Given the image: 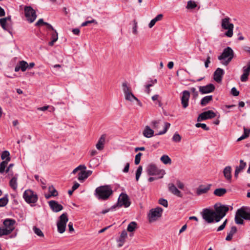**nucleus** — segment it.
Listing matches in <instances>:
<instances>
[{
    "label": "nucleus",
    "instance_id": "nucleus-1",
    "mask_svg": "<svg viewBox=\"0 0 250 250\" xmlns=\"http://www.w3.org/2000/svg\"><path fill=\"white\" fill-rule=\"evenodd\" d=\"M244 219L250 221V207L243 206L238 209L235 215V222L238 225L244 223Z\"/></svg>",
    "mask_w": 250,
    "mask_h": 250
},
{
    "label": "nucleus",
    "instance_id": "nucleus-2",
    "mask_svg": "<svg viewBox=\"0 0 250 250\" xmlns=\"http://www.w3.org/2000/svg\"><path fill=\"white\" fill-rule=\"evenodd\" d=\"M113 190L110 186H100L95 189V195L100 200H106L112 194Z\"/></svg>",
    "mask_w": 250,
    "mask_h": 250
},
{
    "label": "nucleus",
    "instance_id": "nucleus-3",
    "mask_svg": "<svg viewBox=\"0 0 250 250\" xmlns=\"http://www.w3.org/2000/svg\"><path fill=\"white\" fill-rule=\"evenodd\" d=\"M122 88L125 95V99L126 101L132 102L133 100H135L139 106H142V103L133 94L131 87L126 82H124L122 83Z\"/></svg>",
    "mask_w": 250,
    "mask_h": 250
},
{
    "label": "nucleus",
    "instance_id": "nucleus-4",
    "mask_svg": "<svg viewBox=\"0 0 250 250\" xmlns=\"http://www.w3.org/2000/svg\"><path fill=\"white\" fill-rule=\"evenodd\" d=\"M234 57V52L230 47L225 48L221 55L218 56L219 60H222V63L223 65H227Z\"/></svg>",
    "mask_w": 250,
    "mask_h": 250
},
{
    "label": "nucleus",
    "instance_id": "nucleus-5",
    "mask_svg": "<svg viewBox=\"0 0 250 250\" xmlns=\"http://www.w3.org/2000/svg\"><path fill=\"white\" fill-rule=\"evenodd\" d=\"M215 214V222H218L223 218L229 211V208L228 206L221 204H215L214 205Z\"/></svg>",
    "mask_w": 250,
    "mask_h": 250
},
{
    "label": "nucleus",
    "instance_id": "nucleus-6",
    "mask_svg": "<svg viewBox=\"0 0 250 250\" xmlns=\"http://www.w3.org/2000/svg\"><path fill=\"white\" fill-rule=\"evenodd\" d=\"M230 18L226 17L221 21V27L223 29L228 30L225 33V36L228 37H231L233 36V29L234 25L230 22Z\"/></svg>",
    "mask_w": 250,
    "mask_h": 250
},
{
    "label": "nucleus",
    "instance_id": "nucleus-7",
    "mask_svg": "<svg viewBox=\"0 0 250 250\" xmlns=\"http://www.w3.org/2000/svg\"><path fill=\"white\" fill-rule=\"evenodd\" d=\"M68 221L67 214L62 213L59 218L57 223V229L59 233H62L65 231L66 223Z\"/></svg>",
    "mask_w": 250,
    "mask_h": 250
},
{
    "label": "nucleus",
    "instance_id": "nucleus-8",
    "mask_svg": "<svg viewBox=\"0 0 250 250\" xmlns=\"http://www.w3.org/2000/svg\"><path fill=\"white\" fill-rule=\"evenodd\" d=\"M23 198L25 202L28 204H35L38 199L36 193L31 189H27L24 191L23 194Z\"/></svg>",
    "mask_w": 250,
    "mask_h": 250
},
{
    "label": "nucleus",
    "instance_id": "nucleus-9",
    "mask_svg": "<svg viewBox=\"0 0 250 250\" xmlns=\"http://www.w3.org/2000/svg\"><path fill=\"white\" fill-rule=\"evenodd\" d=\"M146 171L149 175L158 176V178H162L165 174V170L158 168L154 164L149 165L146 168Z\"/></svg>",
    "mask_w": 250,
    "mask_h": 250
},
{
    "label": "nucleus",
    "instance_id": "nucleus-10",
    "mask_svg": "<svg viewBox=\"0 0 250 250\" xmlns=\"http://www.w3.org/2000/svg\"><path fill=\"white\" fill-rule=\"evenodd\" d=\"M24 11L27 21L29 23L33 22L37 17L35 10L30 6H26L24 8Z\"/></svg>",
    "mask_w": 250,
    "mask_h": 250
},
{
    "label": "nucleus",
    "instance_id": "nucleus-11",
    "mask_svg": "<svg viewBox=\"0 0 250 250\" xmlns=\"http://www.w3.org/2000/svg\"><path fill=\"white\" fill-rule=\"evenodd\" d=\"M162 211L163 209L160 207L151 209L148 214L149 221L152 222L157 220L162 216Z\"/></svg>",
    "mask_w": 250,
    "mask_h": 250
},
{
    "label": "nucleus",
    "instance_id": "nucleus-12",
    "mask_svg": "<svg viewBox=\"0 0 250 250\" xmlns=\"http://www.w3.org/2000/svg\"><path fill=\"white\" fill-rule=\"evenodd\" d=\"M202 216L203 219L208 223L215 221V214L214 210L206 208L203 211Z\"/></svg>",
    "mask_w": 250,
    "mask_h": 250
},
{
    "label": "nucleus",
    "instance_id": "nucleus-13",
    "mask_svg": "<svg viewBox=\"0 0 250 250\" xmlns=\"http://www.w3.org/2000/svg\"><path fill=\"white\" fill-rule=\"evenodd\" d=\"M86 167L84 165H80L75 168L72 171V173L75 174L77 172L79 171L78 175V179L81 182H83L87 178V175L85 173V170Z\"/></svg>",
    "mask_w": 250,
    "mask_h": 250
},
{
    "label": "nucleus",
    "instance_id": "nucleus-14",
    "mask_svg": "<svg viewBox=\"0 0 250 250\" xmlns=\"http://www.w3.org/2000/svg\"><path fill=\"white\" fill-rule=\"evenodd\" d=\"M15 224L16 221L13 219L7 218L3 221V227L7 231L9 235L14 230Z\"/></svg>",
    "mask_w": 250,
    "mask_h": 250
},
{
    "label": "nucleus",
    "instance_id": "nucleus-15",
    "mask_svg": "<svg viewBox=\"0 0 250 250\" xmlns=\"http://www.w3.org/2000/svg\"><path fill=\"white\" fill-rule=\"evenodd\" d=\"M130 205V202L129 201L128 196L125 193L121 194L118 198V202L116 206L122 207L124 206L125 208H128Z\"/></svg>",
    "mask_w": 250,
    "mask_h": 250
},
{
    "label": "nucleus",
    "instance_id": "nucleus-16",
    "mask_svg": "<svg viewBox=\"0 0 250 250\" xmlns=\"http://www.w3.org/2000/svg\"><path fill=\"white\" fill-rule=\"evenodd\" d=\"M216 116V114L212 110H208L201 113L197 118V121L201 122L207 119H212Z\"/></svg>",
    "mask_w": 250,
    "mask_h": 250
},
{
    "label": "nucleus",
    "instance_id": "nucleus-17",
    "mask_svg": "<svg viewBox=\"0 0 250 250\" xmlns=\"http://www.w3.org/2000/svg\"><path fill=\"white\" fill-rule=\"evenodd\" d=\"M215 86L212 83H209L205 86H200L199 87L200 92L202 94H207L213 92L215 90Z\"/></svg>",
    "mask_w": 250,
    "mask_h": 250
},
{
    "label": "nucleus",
    "instance_id": "nucleus-18",
    "mask_svg": "<svg viewBox=\"0 0 250 250\" xmlns=\"http://www.w3.org/2000/svg\"><path fill=\"white\" fill-rule=\"evenodd\" d=\"M189 97L190 93L188 91L185 90L183 92L181 97V104L184 108H186L188 106Z\"/></svg>",
    "mask_w": 250,
    "mask_h": 250
},
{
    "label": "nucleus",
    "instance_id": "nucleus-19",
    "mask_svg": "<svg viewBox=\"0 0 250 250\" xmlns=\"http://www.w3.org/2000/svg\"><path fill=\"white\" fill-rule=\"evenodd\" d=\"M224 74V71L223 69L220 68H217L213 74L214 81L218 83H221Z\"/></svg>",
    "mask_w": 250,
    "mask_h": 250
},
{
    "label": "nucleus",
    "instance_id": "nucleus-20",
    "mask_svg": "<svg viewBox=\"0 0 250 250\" xmlns=\"http://www.w3.org/2000/svg\"><path fill=\"white\" fill-rule=\"evenodd\" d=\"M49 205L51 209L54 212H59L63 209V207L59 204L57 201L51 200L48 202Z\"/></svg>",
    "mask_w": 250,
    "mask_h": 250
},
{
    "label": "nucleus",
    "instance_id": "nucleus-21",
    "mask_svg": "<svg viewBox=\"0 0 250 250\" xmlns=\"http://www.w3.org/2000/svg\"><path fill=\"white\" fill-rule=\"evenodd\" d=\"M127 231L125 229H124L121 232L119 238L117 240L118 247L120 248L123 246V245L125 242V240L127 238Z\"/></svg>",
    "mask_w": 250,
    "mask_h": 250
},
{
    "label": "nucleus",
    "instance_id": "nucleus-22",
    "mask_svg": "<svg viewBox=\"0 0 250 250\" xmlns=\"http://www.w3.org/2000/svg\"><path fill=\"white\" fill-rule=\"evenodd\" d=\"M169 190L174 195L179 197H182L183 194L173 184L170 183L168 184Z\"/></svg>",
    "mask_w": 250,
    "mask_h": 250
},
{
    "label": "nucleus",
    "instance_id": "nucleus-23",
    "mask_svg": "<svg viewBox=\"0 0 250 250\" xmlns=\"http://www.w3.org/2000/svg\"><path fill=\"white\" fill-rule=\"evenodd\" d=\"M211 185L209 184L207 186L201 185L196 190V194L197 195H200L201 194L206 193L209 190Z\"/></svg>",
    "mask_w": 250,
    "mask_h": 250
},
{
    "label": "nucleus",
    "instance_id": "nucleus-24",
    "mask_svg": "<svg viewBox=\"0 0 250 250\" xmlns=\"http://www.w3.org/2000/svg\"><path fill=\"white\" fill-rule=\"evenodd\" d=\"M0 24L4 30L7 31L10 34L12 35L11 26L8 24L5 19H0Z\"/></svg>",
    "mask_w": 250,
    "mask_h": 250
},
{
    "label": "nucleus",
    "instance_id": "nucleus-25",
    "mask_svg": "<svg viewBox=\"0 0 250 250\" xmlns=\"http://www.w3.org/2000/svg\"><path fill=\"white\" fill-rule=\"evenodd\" d=\"M143 134L146 138H151L154 135V130L149 126L146 125L143 131Z\"/></svg>",
    "mask_w": 250,
    "mask_h": 250
},
{
    "label": "nucleus",
    "instance_id": "nucleus-26",
    "mask_svg": "<svg viewBox=\"0 0 250 250\" xmlns=\"http://www.w3.org/2000/svg\"><path fill=\"white\" fill-rule=\"evenodd\" d=\"M237 229L235 226H232L229 231L228 232L225 238L227 241H230L232 239L233 235L237 232Z\"/></svg>",
    "mask_w": 250,
    "mask_h": 250
},
{
    "label": "nucleus",
    "instance_id": "nucleus-27",
    "mask_svg": "<svg viewBox=\"0 0 250 250\" xmlns=\"http://www.w3.org/2000/svg\"><path fill=\"white\" fill-rule=\"evenodd\" d=\"M105 135L103 134L100 137V139H99L98 143H97L96 145V148L99 150H101L103 149L104 147V145L105 143Z\"/></svg>",
    "mask_w": 250,
    "mask_h": 250
},
{
    "label": "nucleus",
    "instance_id": "nucleus-28",
    "mask_svg": "<svg viewBox=\"0 0 250 250\" xmlns=\"http://www.w3.org/2000/svg\"><path fill=\"white\" fill-rule=\"evenodd\" d=\"M240 165L239 166H237L235 168L234 173V177L235 178L238 177L239 173L244 169L246 166V163L244 162L243 160H242L240 161Z\"/></svg>",
    "mask_w": 250,
    "mask_h": 250
},
{
    "label": "nucleus",
    "instance_id": "nucleus-29",
    "mask_svg": "<svg viewBox=\"0 0 250 250\" xmlns=\"http://www.w3.org/2000/svg\"><path fill=\"white\" fill-rule=\"evenodd\" d=\"M163 15L162 14L158 15L155 18L152 19L148 24L150 28H151L158 21H161L163 18Z\"/></svg>",
    "mask_w": 250,
    "mask_h": 250
},
{
    "label": "nucleus",
    "instance_id": "nucleus-30",
    "mask_svg": "<svg viewBox=\"0 0 250 250\" xmlns=\"http://www.w3.org/2000/svg\"><path fill=\"white\" fill-rule=\"evenodd\" d=\"M231 168L230 166L226 167L224 169V175L228 180H230L231 178Z\"/></svg>",
    "mask_w": 250,
    "mask_h": 250
},
{
    "label": "nucleus",
    "instance_id": "nucleus-31",
    "mask_svg": "<svg viewBox=\"0 0 250 250\" xmlns=\"http://www.w3.org/2000/svg\"><path fill=\"white\" fill-rule=\"evenodd\" d=\"M227 192V190L224 188H217L214 191V194L217 196L221 197L225 194Z\"/></svg>",
    "mask_w": 250,
    "mask_h": 250
},
{
    "label": "nucleus",
    "instance_id": "nucleus-32",
    "mask_svg": "<svg viewBox=\"0 0 250 250\" xmlns=\"http://www.w3.org/2000/svg\"><path fill=\"white\" fill-rule=\"evenodd\" d=\"M212 100V96H207L203 97L201 101L202 106H205Z\"/></svg>",
    "mask_w": 250,
    "mask_h": 250
},
{
    "label": "nucleus",
    "instance_id": "nucleus-33",
    "mask_svg": "<svg viewBox=\"0 0 250 250\" xmlns=\"http://www.w3.org/2000/svg\"><path fill=\"white\" fill-rule=\"evenodd\" d=\"M250 134V129L247 128L245 127H244V133L243 134L237 139V141H240L242 140H244L247 138H248Z\"/></svg>",
    "mask_w": 250,
    "mask_h": 250
},
{
    "label": "nucleus",
    "instance_id": "nucleus-34",
    "mask_svg": "<svg viewBox=\"0 0 250 250\" xmlns=\"http://www.w3.org/2000/svg\"><path fill=\"white\" fill-rule=\"evenodd\" d=\"M1 158L4 160L3 162H6L8 163L10 161V153L9 151L5 150L2 152Z\"/></svg>",
    "mask_w": 250,
    "mask_h": 250
},
{
    "label": "nucleus",
    "instance_id": "nucleus-35",
    "mask_svg": "<svg viewBox=\"0 0 250 250\" xmlns=\"http://www.w3.org/2000/svg\"><path fill=\"white\" fill-rule=\"evenodd\" d=\"M58 33L56 30H54L51 34V41L49 42L50 46L53 45L54 43L58 40Z\"/></svg>",
    "mask_w": 250,
    "mask_h": 250
},
{
    "label": "nucleus",
    "instance_id": "nucleus-36",
    "mask_svg": "<svg viewBox=\"0 0 250 250\" xmlns=\"http://www.w3.org/2000/svg\"><path fill=\"white\" fill-rule=\"evenodd\" d=\"M137 226V224L135 222H131L128 224L127 230L129 232H132L136 229Z\"/></svg>",
    "mask_w": 250,
    "mask_h": 250
},
{
    "label": "nucleus",
    "instance_id": "nucleus-37",
    "mask_svg": "<svg viewBox=\"0 0 250 250\" xmlns=\"http://www.w3.org/2000/svg\"><path fill=\"white\" fill-rule=\"evenodd\" d=\"M19 64L20 65V67H21V70L22 72H24L27 69V68H28V64L26 62L24 61H20Z\"/></svg>",
    "mask_w": 250,
    "mask_h": 250
},
{
    "label": "nucleus",
    "instance_id": "nucleus-38",
    "mask_svg": "<svg viewBox=\"0 0 250 250\" xmlns=\"http://www.w3.org/2000/svg\"><path fill=\"white\" fill-rule=\"evenodd\" d=\"M161 161L165 165L170 164L171 163V160L168 156L164 155L161 157Z\"/></svg>",
    "mask_w": 250,
    "mask_h": 250
},
{
    "label": "nucleus",
    "instance_id": "nucleus-39",
    "mask_svg": "<svg viewBox=\"0 0 250 250\" xmlns=\"http://www.w3.org/2000/svg\"><path fill=\"white\" fill-rule=\"evenodd\" d=\"M197 4L194 1L189 0L187 2L186 8L188 9H193L197 7Z\"/></svg>",
    "mask_w": 250,
    "mask_h": 250
},
{
    "label": "nucleus",
    "instance_id": "nucleus-40",
    "mask_svg": "<svg viewBox=\"0 0 250 250\" xmlns=\"http://www.w3.org/2000/svg\"><path fill=\"white\" fill-rule=\"evenodd\" d=\"M17 178L14 177L10 181L9 184L11 188L15 190L17 188Z\"/></svg>",
    "mask_w": 250,
    "mask_h": 250
},
{
    "label": "nucleus",
    "instance_id": "nucleus-41",
    "mask_svg": "<svg viewBox=\"0 0 250 250\" xmlns=\"http://www.w3.org/2000/svg\"><path fill=\"white\" fill-rule=\"evenodd\" d=\"M170 126V124L166 122L165 123V126L164 128L162 131H160L157 134H156V135H161L164 134L166 133L167 130V129L169 128Z\"/></svg>",
    "mask_w": 250,
    "mask_h": 250
},
{
    "label": "nucleus",
    "instance_id": "nucleus-42",
    "mask_svg": "<svg viewBox=\"0 0 250 250\" xmlns=\"http://www.w3.org/2000/svg\"><path fill=\"white\" fill-rule=\"evenodd\" d=\"M33 229L35 233L37 234L38 236L41 237H43L44 236L43 232L39 228L35 226L33 227Z\"/></svg>",
    "mask_w": 250,
    "mask_h": 250
},
{
    "label": "nucleus",
    "instance_id": "nucleus-43",
    "mask_svg": "<svg viewBox=\"0 0 250 250\" xmlns=\"http://www.w3.org/2000/svg\"><path fill=\"white\" fill-rule=\"evenodd\" d=\"M8 202L7 196H4L0 199V207H2L5 206Z\"/></svg>",
    "mask_w": 250,
    "mask_h": 250
},
{
    "label": "nucleus",
    "instance_id": "nucleus-44",
    "mask_svg": "<svg viewBox=\"0 0 250 250\" xmlns=\"http://www.w3.org/2000/svg\"><path fill=\"white\" fill-rule=\"evenodd\" d=\"M160 123V120H153L151 121L150 125H151L153 128L155 129H158L159 128V125Z\"/></svg>",
    "mask_w": 250,
    "mask_h": 250
},
{
    "label": "nucleus",
    "instance_id": "nucleus-45",
    "mask_svg": "<svg viewBox=\"0 0 250 250\" xmlns=\"http://www.w3.org/2000/svg\"><path fill=\"white\" fill-rule=\"evenodd\" d=\"M142 170H143V167L142 166H140L136 171V181H138L139 180V179L141 175V173L142 172Z\"/></svg>",
    "mask_w": 250,
    "mask_h": 250
},
{
    "label": "nucleus",
    "instance_id": "nucleus-46",
    "mask_svg": "<svg viewBox=\"0 0 250 250\" xmlns=\"http://www.w3.org/2000/svg\"><path fill=\"white\" fill-rule=\"evenodd\" d=\"M172 140L176 143L180 142L181 140V136L177 133H175L172 137Z\"/></svg>",
    "mask_w": 250,
    "mask_h": 250
},
{
    "label": "nucleus",
    "instance_id": "nucleus-47",
    "mask_svg": "<svg viewBox=\"0 0 250 250\" xmlns=\"http://www.w3.org/2000/svg\"><path fill=\"white\" fill-rule=\"evenodd\" d=\"M8 163L6 162H1L0 164V173H2L4 172L5 167L7 165Z\"/></svg>",
    "mask_w": 250,
    "mask_h": 250
},
{
    "label": "nucleus",
    "instance_id": "nucleus-48",
    "mask_svg": "<svg viewBox=\"0 0 250 250\" xmlns=\"http://www.w3.org/2000/svg\"><path fill=\"white\" fill-rule=\"evenodd\" d=\"M9 235L7 231L5 229L3 226H0V237H2L4 235Z\"/></svg>",
    "mask_w": 250,
    "mask_h": 250
},
{
    "label": "nucleus",
    "instance_id": "nucleus-49",
    "mask_svg": "<svg viewBox=\"0 0 250 250\" xmlns=\"http://www.w3.org/2000/svg\"><path fill=\"white\" fill-rule=\"evenodd\" d=\"M133 25L132 28V32L134 35H137L138 34L137 31V22L136 20H134L133 21Z\"/></svg>",
    "mask_w": 250,
    "mask_h": 250
},
{
    "label": "nucleus",
    "instance_id": "nucleus-50",
    "mask_svg": "<svg viewBox=\"0 0 250 250\" xmlns=\"http://www.w3.org/2000/svg\"><path fill=\"white\" fill-rule=\"evenodd\" d=\"M195 126L197 127H201L205 130H208L209 129L205 124L197 123L196 124Z\"/></svg>",
    "mask_w": 250,
    "mask_h": 250
},
{
    "label": "nucleus",
    "instance_id": "nucleus-51",
    "mask_svg": "<svg viewBox=\"0 0 250 250\" xmlns=\"http://www.w3.org/2000/svg\"><path fill=\"white\" fill-rule=\"evenodd\" d=\"M49 190L52 196H56L58 195L57 191L52 186L49 187Z\"/></svg>",
    "mask_w": 250,
    "mask_h": 250
},
{
    "label": "nucleus",
    "instance_id": "nucleus-52",
    "mask_svg": "<svg viewBox=\"0 0 250 250\" xmlns=\"http://www.w3.org/2000/svg\"><path fill=\"white\" fill-rule=\"evenodd\" d=\"M142 153L141 152H139L135 156V165H137L140 163V160H141V157L142 156Z\"/></svg>",
    "mask_w": 250,
    "mask_h": 250
},
{
    "label": "nucleus",
    "instance_id": "nucleus-53",
    "mask_svg": "<svg viewBox=\"0 0 250 250\" xmlns=\"http://www.w3.org/2000/svg\"><path fill=\"white\" fill-rule=\"evenodd\" d=\"M159 203L163 206L164 207H167L168 206V203H167V200L165 199H163V198H161L159 200Z\"/></svg>",
    "mask_w": 250,
    "mask_h": 250
},
{
    "label": "nucleus",
    "instance_id": "nucleus-54",
    "mask_svg": "<svg viewBox=\"0 0 250 250\" xmlns=\"http://www.w3.org/2000/svg\"><path fill=\"white\" fill-rule=\"evenodd\" d=\"M227 221V219H226L223 223L217 228V231H220L223 230L226 226Z\"/></svg>",
    "mask_w": 250,
    "mask_h": 250
},
{
    "label": "nucleus",
    "instance_id": "nucleus-55",
    "mask_svg": "<svg viewBox=\"0 0 250 250\" xmlns=\"http://www.w3.org/2000/svg\"><path fill=\"white\" fill-rule=\"evenodd\" d=\"M249 76V74L243 73L240 78V80H241V82H246L248 79Z\"/></svg>",
    "mask_w": 250,
    "mask_h": 250
},
{
    "label": "nucleus",
    "instance_id": "nucleus-56",
    "mask_svg": "<svg viewBox=\"0 0 250 250\" xmlns=\"http://www.w3.org/2000/svg\"><path fill=\"white\" fill-rule=\"evenodd\" d=\"M243 72L244 73L250 75V66L247 65L243 67Z\"/></svg>",
    "mask_w": 250,
    "mask_h": 250
},
{
    "label": "nucleus",
    "instance_id": "nucleus-57",
    "mask_svg": "<svg viewBox=\"0 0 250 250\" xmlns=\"http://www.w3.org/2000/svg\"><path fill=\"white\" fill-rule=\"evenodd\" d=\"M231 93L234 96H237L239 94V92L234 87L231 89Z\"/></svg>",
    "mask_w": 250,
    "mask_h": 250
},
{
    "label": "nucleus",
    "instance_id": "nucleus-58",
    "mask_svg": "<svg viewBox=\"0 0 250 250\" xmlns=\"http://www.w3.org/2000/svg\"><path fill=\"white\" fill-rule=\"evenodd\" d=\"M91 23H95L96 24L97 23V21L95 20H92L91 21H85V22H83L82 24V26H86L88 25V24Z\"/></svg>",
    "mask_w": 250,
    "mask_h": 250
},
{
    "label": "nucleus",
    "instance_id": "nucleus-59",
    "mask_svg": "<svg viewBox=\"0 0 250 250\" xmlns=\"http://www.w3.org/2000/svg\"><path fill=\"white\" fill-rule=\"evenodd\" d=\"M46 22H44L42 19H40L38 20V21L36 23L35 25L37 26H39L41 25H45V23Z\"/></svg>",
    "mask_w": 250,
    "mask_h": 250
},
{
    "label": "nucleus",
    "instance_id": "nucleus-60",
    "mask_svg": "<svg viewBox=\"0 0 250 250\" xmlns=\"http://www.w3.org/2000/svg\"><path fill=\"white\" fill-rule=\"evenodd\" d=\"M210 56L208 55L207 56L206 61L205 62V66L206 68L208 67V64L210 62Z\"/></svg>",
    "mask_w": 250,
    "mask_h": 250
},
{
    "label": "nucleus",
    "instance_id": "nucleus-61",
    "mask_svg": "<svg viewBox=\"0 0 250 250\" xmlns=\"http://www.w3.org/2000/svg\"><path fill=\"white\" fill-rule=\"evenodd\" d=\"M176 185L177 187L180 189H183L184 188V185L183 183L181 182L180 181H177L176 182Z\"/></svg>",
    "mask_w": 250,
    "mask_h": 250
},
{
    "label": "nucleus",
    "instance_id": "nucleus-62",
    "mask_svg": "<svg viewBox=\"0 0 250 250\" xmlns=\"http://www.w3.org/2000/svg\"><path fill=\"white\" fill-rule=\"evenodd\" d=\"M190 90L192 94H193L194 97H197L198 95V92L196 91V89L195 87H192L190 89Z\"/></svg>",
    "mask_w": 250,
    "mask_h": 250
},
{
    "label": "nucleus",
    "instance_id": "nucleus-63",
    "mask_svg": "<svg viewBox=\"0 0 250 250\" xmlns=\"http://www.w3.org/2000/svg\"><path fill=\"white\" fill-rule=\"evenodd\" d=\"M68 229H69V231L70 232H72V231H74V229L73 227V223L72 222H70L69 223V224L68 225Z\"/></svg>",
    "mask_w": 250,
    "mask_h": 250
},
{
    "label": "nucleus",
    "instance_id": "nucleus-64",
    "mask_svg": "<svg viewBox=\"0 0 250 250\" xmlns=\"http://www.w3.org/2000/svg\"><path fill=\"white\" fill-rule=\"evenodd\" d=\"M129 163H127L125 165V167H124V168L123 170V172H125V173L127 172L129 170Z\"/></svg>",
    "mask_w": 250,
    "mask_h": 250
}]
</instances>
